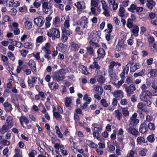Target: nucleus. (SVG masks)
<instances>
[{
  "label": "nucleus",
  "instance_id": "f257e3e1",
  "mask_svg": "<svg viewBox=\"0 0 157 157\" xmlns=\"http://www.w3.org/2000/svg\"><path fill=\"white\" fill-rule=\"evenodd\" d=\"M66 73V70L62 68L58 71H55L52 73V77L54 80L57 81L58 82L62 81L65 78L64 74Z\"/></svg>",
  "mask_w": 157,
  "mask_h": 157
},
{
  "label": "nucleus",
  "instance_id": "f03ea898",
  "mask_svg": "<svg viewBox=\"0 0 157 157\" xmlns=\"http://www.w3.org/2000/svg\"><path fill=\"white\" fill-rule=\"evenodd\" d=\"M47 35L49 37H52V39L55 40L56 38H58L60 36V32L59 30L56 28H51Z\"/></svg>",
  "mask_w": 157,
  "mask_h": 157
},
{
  "label": "nucleus",
  "instance_id": "7ed1b4c3",
  "mask_svg": "<svg viewBox=\"0 0 157 157\" xmlns=\"http://www.w3.org/2000/svg\"><path fill=\"white\" fill-rule=\"evenodd\" d=\"M62 35L61 36V40L64 43L66 42L69 37L70 35L72 33L71 31L67 30L64 27L62 28Z\"/></svg>",
  "mask_w": 157,
  "mask_h": 157
},
{
  "label": "nucleus",
  "instance_id": "20e7f679",
  "mask_svg": "<svg viewBox=\"0 0 157 157\" xmlns=\"http://www.w3.org/2000/svg\"><path fill=\"white\" fill-rule=\"evenodd\" d=\"M11 101L14 104L15 106L17 107L18 111L21 113L22 112L21 109L20 107V104L21 105L25 101L24 99H11Z\"/></svg>",
  "mask_w": 157,
  "mask_h": 157
},
{
  "label": "nucleus",
  "instance_id": "39448f33",
  "mask_svg": "<svg viewBox=\"0 0 157 157\" xmlns=\"http://www.w3.org/2000/svg\"><path fill=\"white\" fill-rule=\"evenodd\" d=\"M125 90L127 93L128 97L133 93L134 91L136 90V88L134 84H131L130 86L124 85Z\"/></svg>",
  "mask_w": 157,
  "mask_h": 157
},
{
  "label": "nucleus",
  "instance_id": "423d86ee",
  "mask_svg": "<svg viewBox=\"0 0 157 157\" xmlns=\"http://www.w3.org/2000/svg\"><path fill=\"white\" fill-rule=\"evenodd\" d=\"M34 21L36 25L38 27H41L44 24L45 22L44 18L42 16H39L35 18Z\"/></svg>",
  "mask_w": 157,
  "mask_h": 157
},
{
  "label": "nucleus",
  "instance_id": "0eeeda50",
  "mask_svg": "<svg viewBox=\"0 0 157 157\" xmlns=\"http://www.w3.org/2000/svg\"><path fill=\"white\" fill-rule=\"evenodd\" d=\"M147 122L146 121L141 123L139 128L140 132L144 134L147 132L148 130Z\"/></svg>",
  "mask_w": 157,
  "mask_h": 157
},
{
  "label": "nucleus",
  "instance_id": "6e6552de",
  "mask_svg": "<svg viewBox=\"0 0 157 157\" xmlns=\"http://www.w3.org/2000/svg\"><path fill=\"white\" fill-rule=\"evenodd\" d=\"M94 62L92 64L90 65L89 67V69H100L101 68L100 67L99 65L97 62L98 59L97 58H94Z\"/></svg>",
  "mask_w": 157,
  "mask_h": 157
},
{
  "label": "nucleus",
  "instance_id": "1a4fd4ad",
  "mask_svg": "<svg viewBox=\"0 0 157 157\" xmlns=\"http://www.w3.org/2000/svg\"><path fill=\"white\" fill-rule=\"evenodd\" d=\"M152 94L148 90L143 91L140 94V98H147V97L151 98L152 97Z\"/></svg>",
  "mask_w": 157,
  "mask_h": 157
},
{
  "label": "nucleus",
  "instance_id": "9d476101",
  "mask_svg": "<svg viewBox=\"0 0 157 157\" xmlns=\"http://www.w3.org/2000/svg\"><path fill=\"white\" fill-rule=\"evenodd\" d=\"M98 56L96 58L99 60L101 58H103L105 55V50L103 48H100L97 51Z\"/></svg>",
  "mask_w": 157,
  "mask_h": 157
},
{
  "label": "nucleus",
  "instance_id": "9b49d317",
  "mask_svg": "<svg viewBox=\"0 0 157 157\" xmlns=\"http://www.w3.org/2000/svg\"><path fill=\"white\" fill-rule=\"evenodd\" d=\"M156 2L154 0H147L146 6L150 10H152Z\"/></svg>",
  "mask_w": 157,
  "mask_h": 157
},
{
  "label": "nucleus",
  "instance_id": "f8f14e48",
  "mask_svg": "<svg viewBox=\"0 0 157 157\" xmlns=\"http://www.w3.org/2000/svg\"><path fill=\"white\" fill-rule=\"evenodd\" d=\"M113 95L115 98H122L124 97L123 92L121 90H116L113 93Z\"/></svg>",
  "mask_w": 157,
  "mask_h": 157
},
{
  "label": "nucleus",
  "instance_id": "ddd939ff",
  "mask_svg": "<svg viewBox=\"0 0 157 157\" xmlns=\"http://www.w3.org/2000/svg\"><path fill=\"white\" fill-rule=\"evenodd\" d=\"M128 132L136 136L139 133V132L137 130L134 128L131 127L128 128Z\"/></svg>",
  "mask_w": 157,
  "mask_h": 157
},
{
  "label": "nucleus",
  "instance_id": "4468645a",
  "mask_svg": "<svg viewBox=\"0 0 157 157\" xmlns=\"http://www.w3.org/2000/svg\"><path fill=\"white\" fill-rule=\"evenodd\" d=\"M80 47L81 46L80 44H76L73 42L71 43V49L73 51L75 52L77 51Z\"/></svg>",
  "mask_w": 157,
  "mask_h": 157
},
{
  "label": "nucleus",
  "instance_id": "2eb2a0df",
  "mask_svg": "<svg viewBox=\"0 0 157 157\" xmlns=\"http://www.w3.org/2000/svg\"><path fill=\"white\" fill-rule=\"evenodd\" d=\"M139 120L137 119L130 118L129 120L130 123L129 125L130 127H132L136 126L139 122Z\"/></svg>",
  "mask_w": 157,
  "mask_h": 157
},
{
  "label": "nucleus",
  "instance_id": "dca6fc26",
  "mask_svg": "<svg viewBox=\"0 0 157 157\" xmlns=\"http://www.w3.org/2000/svg\"><path fill=\"white\" fill-rule=\"evenodd\" d=\"M109 75L110 76L111 81H114L117 79V76L115 71L108 72Z\"/></svg>",
  "mask_w": 157,
  "mask_h": 157
},
{
  "label": "nucleus",
  "instance_id": "f3484780",
  "mask_svg": "<svg viewBox=\"0 0 157 157\" xmlns=\"http://www.w3.org/2000/svg\"><path fill=\"white\" fill-rule=\"evenodd\" d=\"M94 78L97 79V81L101 84L104 83L105 82V78L102 75L95 76Z\"/></svg>",
  "mask_w": 157,
  "mask_h": 157
},
{
  "label": "nucleus",
  "instance_id": "a211bd4d",
  "mask_svg": "<svg viewBox=\"0 0 157 157\" xmlns=\"http://www.w3.org/2000/svg\"><path fill=\"white\" fill-rule=\"evenodd\" d=\"M6 121L8 126H10V128L12 127L13 126V119L12 117L8 116Z\"/></svg>",
  "mask_w": 157,
  "mask_h": 157
},
{
  "label": "nucleus",
  "instance_id": "6ab92c4d",
  "mask_svg": "<svg viewBox=\"0 0 157 157\" xmlns=\"http://www.w3.org/2000/svg\"><path fill=\"white\" fill-rule=\"evenodd\" d=\"M102 130V128H99L97 127H94V132H95L96 134H97V139L99 140V136L101 133V130Z\"/></svg>",
  "mask_w": 157,
  "mask_h": 157
},
{
  "label": "nucleus",
  "instance_id": "aec40b11",
  "mask_svg": "<svg viewBox=\"0 0 157 157\" xmlns=\"http://www.w3.org/2000/svg\"><path fill=\"white\" fill-rule=\"evenodd\" d=\"M29 65L34 70L35 72H36V63L33 60H30L29 62Z\"/></svg>",
  "mask_w": 157,
  "mask_h": 157
},
{
  "label": "nucleus",
  "instance_id": "412c9836",
  "mask_svg": "<svg viewBox=\"0 0 157 157\" xmlns=\"http://www.w3.org/2000/svg\"><path fill=\"white\" fill-rule=\"evenodd\" d=\"M139 31V28L136 25L134 26L132 30V32L133 34L135 36H138V32Z\"/></svg>",
  "mask_w": 157,
  "mask_h": 157
},
{
  "label": "nucleus",
  "instance_id": "4be33fe9",
  "mask_svg": "<svg viewBox=\"0 0 157 157\" xmlns=\"http://www.w3.org/2000/svg\"><path fill=\"white\" fill-rule=\"evenodd\" d=\"M117 66V63L115 62H111L109 66L108 72H112L114 71L113 70L114 66Z\"/></svg>",
  "mask_w": 157,
  "mask_h": 157
},
{
  "label": "nucleus",
  "instance_id": "5701e85b",
  "mask_svg": "<svg viewBox=\"0 0 157 157\" xmlns=\"http://www.w3.org/2000/svg\"><path fill=\"white\" fill-rule=\"evenodd\" d=\"M9 129V126L6 125H4L2 126V128L0 129V132L2 134H4Z\"/></svg>",
  "mask_w": 157,
  "mask_h": 157
},
{
  "label": "nucleus",
  "instance_id": "b1692460",
  "mask_svg": "<svg viewBox=\"0 0 157 157\" xmlns=\"http://www.w3.org/2000/svg\"><path fill=\"white\" fill-rule=\"evenodd\" d=\"M59 85L56 82H52L51 83L50 87L52 90H55L58 88Z\"/></svg>",
  "mask_w": 157,
  "mask_h": 157
},
{
  "label": "nucleus",
  "instance_id": "393cba45",
  "mask_svg": "<svg viewBox=\"0 0 157 157\" xmlns=\"http://www.w3.org/2000/svg\"><path fill=\"white\" fill-rule=\"evenodd\" d=\"M125 13V9L123 7H121L119 9V12L118 15L121 17H123L124 16V13Z\"/></svg>",
  "mask_w": 157,
  "mask_h": 157
},
{
  "label": "nucleus",
  "instance_id": "a878e982",
  "mask_svg": "<svg viewBox=\"0 0 157 157\" xmlns=\"http://www.w3.org/2000/svg\"><path fill=\"white\" fill-rule=\"evenodd\" d=\"M114 113L116 114V116L117 120H120L121 119L122 114L121 113L119 112V110L118 109L115 110Z\"/></svg>",
  "mask_w": 157,
  "mask_h": 157
},
{
  "label": "nucleus",
  "instance_id": "bb28decb",
  "mask_svg": "<svg viewBox=\"0 0 157 157\" xmlns=\"http://www.w3.org/2000/svg\"><path fill=\"white\" fill-rule=\"evenodd\" d=\"M25 25L27 29H30L32 28L33 24L31 22L26 21L25 22Z\"/></svg>",
  "mask_w": 157,
  "mask_h": 157
},
{
  "label": "nucleus",
  "instance_id": "cd10ccee",
  "mask_svg": "<svg viewBox=\"0 0 157 157\" xmlns=\"http://www.w3.org/2000/svg\"><path fill=\"white\" fill-rule=\"evenodd\" d=\"M142 101H143L144 105L147 106H150L151 104V99H141Z\"/></svg>",
  "mask_w": 157,
  "mask_h": 157
},
{
  "label": "nucleus",
  "instance_id": "c85d7f7f",
  "mask_svg": "<svg viewBox=\"0 0 157 157\" xmlns=\"http://www.w3.org/2000/svg\"><path fill=\"white\" fill-rule=\"evenodd\" d=\"M147 140L151 143L154 142L155 140L154 135L152 134L151 135H149L147 137Z\"/></svg>",
  "mask_w": 157,
  "mask_h": 157
},
{
  "label": "nucleus",
  "instance_id": "c756f323",
  "mask_svg": "<svg viewBox=\"0 0 157 157\" xmlns=\"http://www.w3.org/2000/svg\"><path fill=\"white\" fill-rule=\"evenodd\" d=\"M124 82V80L123 79H121L120 81H119L117 83H115L114 82H112V83L117 88H119L120 86H121L123 83Z\"/></svg>",
  "mask_w": 157,
  "mask_h": 157
},
{
  "label": "nucleus",
  "instance_id": "7c9ffc66",
  "mask_svg": "<svg viewBox=\"0 0 157 157\" xmlns=\"http://www.w3.org/2000/svg\"><path fill=\"white\" fill-rule=\"evenodd\" d=\"M11 44L13 45L16 46L19 48H20L22 47V44L21 43L16 40L12 41Z\"/></svg>",
  "mask_w": 157,
  "mask_h": 157
},
{
  "label": "nucleus",
  "instance_id": "2f4dec72",
  "mask_svg": "<svg viewBox=\"0 0 157 157\" xmlns=\"http://www.w3.org/2000/svg\"><path fill=\"white\" fill-rule=\"evenodd\" d=\"M79 71L82 73L86 74V67L83 65H82L79 67Z\"/></svg>",
  "mask_w": 157,
  "mask_h": 157
},
{
  "label": "nucleus",
  "instance_id": "473e14b6",
  "mask_svg": "<svg viewBox=\"0 0 157 157\" xmlns=\"http://www.w3.org/2000/svg\"><path fill=\"white\" fill-rule=\"evenodd\" d=\"M122 113L125 117L128 116L129 112L127 107L123 108L122 110Z\"/></svg>",
  "mask_w": 157,
  "mask_h": 157
},
{
  "label": "nucleus",
  "instance_id": "72a5a7b5",
  "mask_svg": "<svg viewBox=\"0 0 157 157\" xmlns=\"http://www.w3.org/2000/svg\"><path fill=\"white\" fill-rule=\"evenodd\" d=\"M127 26L129 28H131L133 26V20L130 18H129L127 20Z\"/></svg>",
  "mask_w": 157,
  "mask_h": 157
},
{
  "label": "nucleus",
  "instance_id": "f704fd0d",
  "mask_svg": "<svg viewBox=\"0 0 157 157\" xmlns=\"http://www.w3.org/2000/svg\"><path fill=\"white\" fill-rule=\"evenodd\" d=\"M75 6L79 11H81L82 10L84 9L83 8L82 5L81 4L80 2H77L75 4Z\"/></svg>",
  "mask_w": 157,
  "mask_h": 157
},
{
  "label": "nucleus",
  "instance_id": "c9c22d12",
  "mask_svg": "<svg viewBox=\"0 0 157 157\" xmlns=\"http://www.w3.org/2000/svg\"><path fill=\"white\" fill-rule=\"evenodd\" d=\"M137 65L136 63L134 64H132L130 68V71L132 72H134L138 68Z\"/></svg>",
  "mask_w": 157,
  "mask_h": 157
},
{
  "label": "nucleus",
  "instance_id": "e433bc0d",
  "mask_svg": "<svg viewBox=\"0 0 157 157\" xmlns=\"http://www.w3.org/2000/svg\"><path fill=\"white\" fill-rule=\"evenodd\" d=\"M148 150L146 148H144L141 150L139 151L140 155L142 156H145L146 155V152H147Z\"/></svg>",
  "mask_w": 157,
  "mask_h": 157
},
{
  "label": "nucleus",
  "instance_id": "4c0bfd02",
  "mask_svg": "<svg viewBox=\"0 0 157 157\" xmlns=\"http://www.w3.org/2000/svg\"><path fill=\"white\" fill-rule=\"evenodd\" d=\"M147 126L148 129L151 130H154L155 129V127L154 124L150 122L149 123Z\"/></svg>",
  "mask_w": 157,
  "mask_h": 157
},
{
  "label": "nucleus",
  "instance_id": "58836bf2",
  "mask_svg": "<svg viewBox=\"0 0 157 157\" xmlns=\"http://www.w3.org/2000/svg\"><path fill=\"white\" fill-rule=\"evenodd\" d=\"M25 48L28 49H32L33 48L32 44L30 42H26L24 44Z\"/></svg>",
  "mask_w": 157,
  "mask_h": 157
},
{
  "label": "nucleus",
  "instance_id": "ea45409f",
  "mask_svg": "<svg viewBox=\"0 0 157 157\" xmlns=\"http://www.w3.org/2000/svg\"><path fill=\"white\" fill-rule=\"evenodd\" d=\"M100 103L101 105L104 107H106L109 106L107 102L105 99H102L100 101Z\"/></svg>",
  "mask_w": 157,
  "mask_h": 157
},
{
  "label": "nucleus",
  "instance_id": "a19ab883",
  "mask_svg": "<svg viewBox=\"0 0 157 157\" xmlns=\"http://www.w3.org/2000/svg\"><path fill=\"white\" fill-rule=\"evenodd\" d=\"M98 1H95L94 0H91V1L90 5L92 7H97L98 5Z\"/></svg>",
  "mask_w": 157,
  "mask_h": 157
},
{
  "label": "nucleus",
  "instance_id": "79ce46f5",
  "mask_svg": "<svg viewBox=\"0 0 157 157\" xmlns=\"http://www.w3.org/2000/svg\"><path fill=\"white\" fill-rule=\"evenodd\" d=\"M136 6L135 5L132 4L131 6L129 8H128V11L132 12H134V10H136Z\"/></svg>",
  "mask_w": 157,
  "mask_h": 157
},
{
  "label": "nucleus",
  "instance_id": "37998d69",
  "mask_svg": "<svg viewBox=\"0 0 157 157\" xmlns=\"http://www.w3.org/2000/svg\"><path fill=\"white\" fill-rule=\"evenodd\" d=\"M86 142L87 145L91 147L94 148V144L95 145V146H97V144H95L94 143L89 140H87Z\"/></svg>",
  "mask_w": 157,
  "mask_h": 157
},
{
  "label": "nucleus",
  "instance_id": "c03bdc74",
  "mask_svg": "<svg viewBox=\"0 0 157 157\" xmlns=\"http://www.w3.org/2000/svg\"><path fill=\"white\" fill-rule=\"evenodd\" d=\"M150 73L151 77L157 76V70L155 69H151L150 71Z\"/></svg>",
  "mask_w": 157,
  "mask_h": 157
},
{
  "label": "nucleus",
  "instance_id": "a18cd8bd",
  "mask_svg": "<svg viewBox=\"0 0 157 157\" xmlns=\"http://www.w3.org/2000/svg\"><path fill=\"white\" fill-rule=\"evenodd\" d=\"M69 21L70 18L68 17L66 19L64 23V25L65 27L68 28L70 27Z\"/></svg>",
  "mask_w": 157,
  "mask_h": 157
},
{
  "label": "nucleus",
  "instance_id": "49530a36",
  "mask_svg": "<svg viewBox=\"0 0 157 157\" xmlns=\"http://www.w3.org/2000/svg\"><path fill=\"white\" fill-rule=\"evenodd\" d=\"M53 116L56 120L59 118L61 119L62 118V116L58 112H54V113H53Z\"/></svg>",
  "mask_w": 157,
  "mask_h": 157
},
{
  "label": "nucleus",
  "instance_id": "de8ad7c7",
  "mask_svg": "<svg viewBox=\"0 0 157 157\" xmlns=\"http://www.w3.org/2000/svg\"><path fill=\"white\" fill-rule=\"evenodd\" d=\"M65 104L66 107H68L70 106L71 103V99H65Z\"/></svg>",
  "mask_w": 157,
  "mask_h": 157
},
{
  "label": "nucleus",
  "instance_id": "09e8293b",
  "mask_svg": "<svg viewBox=\"0 0 157 157\" xmlns=\"http://www.w3.org/2000/svg\"><path fill=\"white\" fill-rule=\"evenodd\" d=\"M94 90L96 91V92L97 93V91H98V93H99V91L100 92V93L101 94L102 93L103 89L101 87L99 86H96L94 88Z\"/></svg>",
  "mask_w": 157,
  "mask_h": 157
},
{
  "label": "nucleus",
  "instance_id": "8fccbe9b",
  "mask_svg": "<svg viewBox=\"0 0 157 157\" xmlns=\"http://www.w3.org/2000/svg\"><path fill=\"white\" fill-rule=\"evenodd\" d=\"M0 143L1 144L3 145H9L10 144L9 141L6 140H3L1 141Z\"/></svg>",
  "mask_w": 157,
  "mask_h": 157
},
{
  "label": "nucleus",
  "instance_id": "3c124183",
  "mask_svg": "<svg viewBox=\"0 0 157 157\" xmlns=\"http://www.w3.org/2000/svg\"><path fill=\"white\" fill-rule=\"evenodd\" d=\"M7 55L8 57L13 61H14L15 59V57L14 55L10 52H9L7 53Z\"/></svg>",
  "mask_w": 157,
  "mask_h": 157
},
{
  "label": "nucleus",
  "instance_id": "603ef678",
  "mask_svg": "<svg viewBox=\"0 0 157 157\" xmlns=\"http://www.w3.org/2000/svg\"><path fill=\"white\" fill-rule=\"evenodd\" d=\"M80 29L81 28L80 27L77 26L75 29V31L78 34L80 35H82L83 34V33L82 31L80 30Z\"/></svg>",
  "mask_w": 157,
  "mask_h": 157
},
{
  "label": "nucleus",
  "instance_id": "864d4df0",
  "mask_svg": "<svg viewBox=\"0 0 157 157\" xmlns=\"http://www.w3.org/2000/svg\"><path fill=\"white\" fill-rule=\"evenodd\" d=\"M20 52L21 53V55L23 57H25L26 56L28 51L27 50L22 49L21 50H20Z\"/></svg>",
  "mask_w": 157,
  "mask_h": 157
},
{
  "label": "nucleus",
  "instance_id": "5fc2aeb1",
  "mask_svg": "<svg viewBox=\"0 0 157 157\" xmlns=\"http://www.w3.org/2000/svg\"><path fill=\"white\" fill-rule=\"evenodd\" d=\"M87 50V53L90 55H92L94 53V50L91 47H87L86 48Z\"/></svg>",
  "mask_w": 157,
  "mask_h": 157
},
{
  "label": "nucleus",
  "instance_id": "6e6d98bb",
  "mask_svg": "<svg viewBox=\"0 0 157 157\" xmlns=\"http://www.w3.org/2000/svg\"><path fill=\"white\" fill-rule=\"evenodd\" d=\"M45 95H46L45 93L42 92H40L39 93L38 95H36L35 98H39L38 97L39 96L41 97L44 98L45 97Z\"/></svg>",
  "mask_w": 157,
  "mask_h": 157
},
{
  "label": "nucleus",
  "instance_id": "4d7b16f0",
  "mask_svg": "<svg viewBox=\"0 0 157 157\" xmlns=\"http://www.w3.org/2000/svg\"><path fill=\"white\" fill-rule=\"evenodd\" d=\"M20 107L21 108V110H23L24 112H28V110L27 109V106H25L24 105H23L22 104H21L20 105Z\"/></svg>",
  "mask_w": 157,
  "mask_h": 157
},
{
  "label": "nucleus",
  "instance_id": "13d9d810",
  "mask_svg": "<svg viewBox=\"0 0 157 157\" xmlns=\"http://www.w3.org/2000/svg\"><path fill=\"white\" fill-rule=\"evenodd\" d=\"M14 2L13 0H7L6 3L7 5H8L9 7L13 6V4Z\"/></svg>",
  "mask_w": 157,
  "mask_h": 157
},
{
  "label": "nucleus",
  "instance_id": "bf43d9fd",
  "mask_svg": "<svg viewBox=\"0 0 157 157\" xmlns=\"http://www.w3.org/2000/svg\"><path fill=\"white\" fill-rule=\"evenodd\" d=\"M151 87L155 91H157V82L154 81L153 83H152L151 85Z\"/></svg>",
  "mask_w": 157,
  "mask_h": 157
},
{
  "label": "nucleus",
  "instance_id": "052dcab7",
  "mask_svg": "<svg viewBox=\"0 0 157 157\" xmlns=\"http://www.w3.org/2000/svg\"><path fill=\"white\" fill-rule=\"evenodd\" d=\"M48 134L51 137L52 139H55L56 137V135L55 133L52 132H49Z\"/></svg>",
  "mask_w": 157,
  "mask_h": 157
},
{
  "label": "nucleus",
  "instance_id": "680f3d73",
  "mask_svg": "<svg viewBox=\"0 0 157 157\" xmlns=\"http://www.w3.org/2000/svg\"><path fill=\"white\" fill-rule=\"evenodd\" d=\"M44 38L43 36H40L38 37L36 40V41L37 43H40L43 40V38Z\"/></svg>",
  "mask_w": 157,
  "mask_h": 157
},
{
  "label": "nucleus",
  "instance_id": "e2e57ef3",
  "mask_svg": "<svg viewBox=\"0 0 157 157\" xmlns=\"http://www.w3.org/2000/svg\"><path fill=\"white\" fill-rule=\"evenodd\" d=\"M142 137L140 136L137 137L136 140V141L137 144L141 145L142 142Z\"/></svg>",
  "mask_w": 157,
  "mask_h": 157
},
{
  "label": "nucleus",
  "instance_id": "0e129e2a",
  "mask_svg": "<svg viewBox=\"0 0 157 157\" xmlns=\"http://www.w3.org/2000/svg\"><path fill=\"white\" fill-rule=\"evenodd\" d=\"M95 72L97 74L95 76L102 75V71L100 70V69H96Z\"/></svg>",
  "mask_w": 157,
  "mask_h": 157
},
{
  "label": "nucleus",
  "instance_id": "69168bd1",
  "mask_svg": "<svg viewBox=\"0 0 157 157\" xmlns=\"http://www.w3.org/2000/svg\"><path fill=\"white\" fill-rule=\"evenodd\" d=\"M143 70H142L138 73H135L134 74V76L135 77H137L138 76H142L144 74Z\"/></svg>",
  "mask_w": 157,
  "mask_h": 157
},
{
  "label": "nucleus",
  "instance_id": "338daca9",
  "mask_svg": "<svg viewBox=\"0 0 157 157\" xmlns=\"http://www.w3.org/2000/svg\"><path fill=\"white\" fill-rule=\"evenodd\" d=\"M153 119V117L152 116L149 115H147L146 117V120L147 122H150L152 121Z\"/></svg>",
  "mask_w": 157,
  "mask_h": 157
},
{
  "label": "nucleus",
  "instance_id": "774afa93",
  "mask_svg": "<svg viewBox=\"0 0 157 157\" xmlns=\"http://www.w3.org/2000/svg\"><path fill=\"white\" fill-rule=\"evenodd\" d=\"M13 108L12 107V105H10L8 107L4 108V109L6 112H10L12 110Z\"/></svg>",
  "mask_w": 157,
  "mask_h": 157
}]
</instances>
